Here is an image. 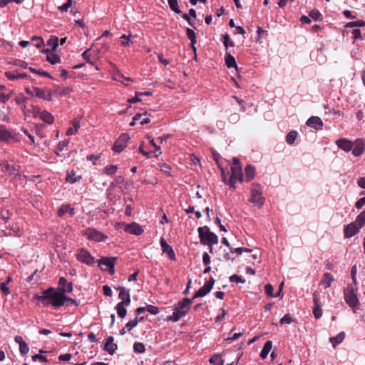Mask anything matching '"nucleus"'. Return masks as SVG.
<instances>
[{
    "mask_svg": "<svg viewBox=\"0 0 365 365\" xmlns=\"http://www.w3.org/2000/svg\"><path fill=\"white\" fill-rule=\"evenodd\" d=\"M251 196L250 201L258 208H260L265 202V198L262 196V187L259 184H252L250 189Z\"/></svg>",
    "mask_w": 365,
    "mask_h": 365,
    "instance_id": "7ed1b4c3",
    "label": "nucleus"
},
{
    "mask_svg": "<svg viewBox=\"0 0 365 365\" xmlns=\"http://www.w3.org/2000/svg\"><path fill=\"white\" fill-rule=\"evenodd\" d=\"M223 44L225 46L226 49L228 48L229 46L234 47L235 43L232 41L230 40V36L226 34L223 36Z\"/></svg>",
    "mask_w": 365,
    "mask_h": 365,
    "instance_id": "e433bc0d",
    "label": "nucleus"
},
{
    "mask_svg": "<svg viewBox=\"0 0 365 365\" xmlns=\"http://www.w3.org/2000/svg\"><path fill=\"white\" fill-rule=\"evenodd\" d=\"M118 289L120 290L118 297L121 299L120 303H123V304L128 306L130 303V297L129 292L123 287H120Z\"/></svg>",
    "mask_w": 365,
    "mask_h": 365,
    "instance_id": "6ab92c4d",
    "label": "nucleus"
},
{
    "mask_svg": "<svg viewBox=\"0 0 365 365\" xmlns=\"http://www.w3.org/2000/svg\"><path fill=\"white\" fill-rule=\"evenodd\" d=\"M225 61L227 68H231L237 67L235 58H234L233 56L231 55L230 53L226 52L225 56Z\"/></svg>",
    "mask_w": 365,
    "mask_h": 365,
    "instance_id": "b1692460",
    "label": "nucleus"
},
{
    "mask_svg": "<svg viewBox=\"0 0 365 365\" xmlns=\"http://www.w3.org/2000/svg\"><path fill=\"white\" fill-rule=\"evenodd\" d=\"M68 212V205H63L58 211V216H63Z\"/></svg>",
    "mask_w": 365,
    "mask_h": 365,
    "instance_id": "13d9d810",
    "label": "nucleus"
},
{
    "mask_svg": "<svg viewBox=\"0 0 365 365\" xmlns=\"http://www.w3.org/2000/svg\"><path fill=\"white\" fill-rule=\"evenodd\" d=\"M81 119V117H77L72 121V128L70 127V135L76 133L78 128H80V120Z\"/></svg>",
    "mask_w": 365,
    "mask_h": 365,
    "instance_id": "c85d7f7f",
    "label": "nucleus"
},
{
    "mask_svg": "<svg viewBox=\"0 0 365 365\" xmlns=\"http://www.w3.org/2000/svg\"><path fill=\"white\" fill-rule=\"evenodd\" d=\"M160 246L162 247L163 252L167 254V256L169 259L172 260L175 259V255L173 249L166 242L163 238H161L160 240Z\"/></svg>",
    "mask_w": 365,
    "mask_h": 365,
    "instance_id": "f3484780",
    "label": "nucleus"
},
{
    "mask_svg": "<svg viewBox=\"0 0 365 365\" xmlns=\"http://www.w3.org/2000/svg\"><path fill=\"white\" fill-rule=\"evenodd\" d=\"M264 291H265L266 294H267L268 296L274 297V294L273 293L274 287L271 284H267L265 285Z\"/></svg>",
    "mask_w": 365,
    "mask_h": 365,
    "instance_id": "49530a36",
    "label": "nucleus"
},
{
    "mask_svg": "<svg viewBox=\"0 0 365 365\" xmlns=\"http://www.w3.org/2000/svg\"><path fill=\"white\" fill-rule=\"evenodd\" d=\"M307 125L317 130H322L323 128V122L321 118L318 116H312L310 117L306 123Z\"/></svg>",
    "mask_w": 365,
    "mask_h": 365,
    "instance_id": "ddd939ff",
    "label": "nucleus"
},
{
    "mask_svg": "<svg viewBox=\"0 0 365 365\" xmlns=\"http://www.w3.org/2000/svg\"><path fill=\"white\" fill-rule=\"evenodd\" d=\"M210 257L207 252H204L202 255V262L205 265H209L210 263Z\"/></svg>",
    "mask_w": 365,
    "mask_h": 365,
    "instance_id": "774afa93",
    "label": "nucleus"
},
{
    "mask_svg": "<svg viewBox=\"0 0 365 365\" xmlns=\"http://www.w3.org/2000/svg\"><path fill=\"white\" fill-rule=\"evenodd\" d=\"M118 168L116 165H107L106 168H105V173H106L107 175H113L114 174L116 170H117Z\"/></svg>",
    "mask_w": 365,
    "mask_h": 365,
    "instance_id": "37998d69",
    "label": "nucleus"
},
{
    "mask_svg": "<svg viewBox=\"0 0 365 365\" xmlns=\"http://www.w3.org/2000/svg\"><path fill=\"white\" fill-rule=\"evenodd\" d=\"M32 359H33V361L39 360L43 362H48L47 358L41 354H35V355L32 356Z\"/></svg>",
    "mask_w": 365,
    "mask_h": 365,
    "instance_id": "052dcab7",
    "label": "nucleus"
},
{
    "mask_svg": "<svg viewBox=\"0 0 365 365\" xmlns=\"http://www.w3.org/2000/svg\"><path fill=\"white\" fill-rule=\"evenodd\" d=\"M12 139H14V136H13L12 134L6 130L4 125H0V142H8Z\"/></svg>",
    "mask_w": 365,
    "mask_h": 365,
    "instance_id": "412c9836",
    "label": "nucleus"
},
{
    "mask_svg": "<svg viewBox=\"0 0 365 365\" xmlns=\"http://www.w3.org/2000/svg\"><path fill=\"white\" fill-rule=\"evenodd\" d=\"M361 26H365V21H361V20L349 22L346 25V27H347V28H354V27H361Z\"/></svg>",
    "mask_w": 365,
    "mask_h": 365,
    "instance_id": "58836bf2",
    "label": "nucleus"
},
{
    "mask_svg": "<svg viewBox=\"0 0 365 365\" xmlns=\"http://www.w3.org/2000/svg\"><path fill=\"white\" fill-rule=\"evenodd\" d=\"M231 177L228 181L229 185L232 187H235V184L237 180L242 181L243 175H242V170L241 166H232L231 167Z\"/></svg>",
    "mask_w": 365,
    "mask_h": 365,
    "instance_id": "0eeeda50",
    "label": "nucleus"
},
{
    "mask_svg": "<svg viewBox=\"0 0 365 365\" xmlns=\"http://www.w3.org/2000/svg\"><path fill=\"white\" fill-rule=\"evenodd\" d=\"M66 288H68L67 279L62 277L59 279L57 288L50 287L43 290L41 295H35L34 298L41 302L43 306L52 305L59 307L68 300V297L66 295Z\"/></svg>",
    "mask_w": 365,
    "mask_h": 365,
    "instance_id": "f257e3e1",
    "label": "nucleus"
},
{
    "mask_svg": "<svg viewBox=\"0 0 365 365\" xmlns=\"http://www.w3.org/2000/svg\"><path fill=\"white\" fill-rule=\"evenodd\" d=\"M344 295L345 302L351 307L354 311L358 309L359 299L356 294L354 291L352 284H348L344 289Z\"/></svg>",
    "mask_w": 365,
    "mask_h": 365,
    "instance_id": "20e7f679",
    "label": "nucleus"
},
{
    "mask_svg": "<svg viewBox=\"0 0 365 365\" xmlns=\"http://www.w3.org/2000/svg\"><path fill=\"white\" fill-rule=\"evenodd\" d=\"M4 88V86H0V102L3 103H6L10 98L9 94H5L1 92Z\"/></svg>",
    "mask_w": 365,
    "mask_h": 365,
    "instance_id": "8fccbe9b",
    "label": "nucleus"
},
{
    "mask_svg": "<svg viewBox=\"0 0 365 365\" xmlns=\"http://www.w3.org/2000/svg\"><path fill=\"white\" fill-rule=\"evenodd\" d=\"M103 292L106 296H108V297L112 296L113 292H112L111 288L108 285H104L103 287Z\"/></svg>",
    "mask_w": 365,
    "mask_h": 365,
    "instance_id": "69168bd1",
    "label": "nucleus"
},
{
    "mask_svg": "<svg viewBox=\"0 0 365 365\" xmlns=\"http://www.w3.org/2000/svg\"><path fill=\"white\" fill-rule=\"evenodd\" d=\"M312 312L317 319H320L323 314L322 307H313Z\"/></svg>",
    "mask_w": 365,
    "mask_h": 365,
    "instance_id": "de8ad7c7",
    "label": "nucleus"
},
{
    "mask_svg": "<svg viewBox=\"0 0 365 365\" xmlns=\"http://www.w3.org/2000/svg\"><path fill=\"white\" fill-rule=\"evenodd\" d=\"M146 311L148 312L151 314L156 315L159 313V309L158 307L153 306V305H148L146 307Z\"/></svg>",
    "mask_w": 365,
    "mask_h": 365,
    "instance_id": "5fc2aeb1",
    "label": "nucleus"
},
{
    "mask_svg": "<svg viewBox=\"0 0 365 365\" xmlns=\"http://www.w3.org/2000/svg\"><path fill=\"white\" fill-rule=\"evenodd\" d=\"M230 281L231 282L242 283V284L245 282V280L244 279H242L241 277H240L237 274H233L231 277H230Z\"/></svg>",
    "mask_w": 365,
    "mask_h": 365,
    "instance_id": "603ef678",
    "label": "nucleus"
},
{
    "mask_svg": "<svg viewBox=\"0 0 365 365\" xmlns=\"http://www.w3.org/2000/svg\"><path fill=\"white\" fill-rule=\"evenodd\" d=\"M336 145L345 152L352 151L353 141L346 138H339L336 140Z\"/></svg>",
    "mask_w": 365,
    "mask_h": 365,
    "instance_id": "2eb2a0df",
    "label": "nucleus"
},
{
    "mask_svg": "<svg viewBox=\"0 0 365 365\" xmlns=\"http://www.w3.org/2000/svg\"><path fill=\"white\" fill-rule=\"evenodd\" d=\"M31 41L35 43V46L41 48L43 45V41L41 37L34 36L32 37Z\"/></svg>",
    "mask_w": 365,
    "mask_h": 365,
    "instance_id": "c03bdc74",
    "label": "nucleus"
},
{
    "mask_svg": "<svg viewBox=\"0 0 365 365\" xmlns=\"http://www.w3.org/2000/svg\"><path fill=\"white\" fill-rule=\"evenodd\" d=\"M14 340L19 344V351L21 355L24 356L29 351V345L21 336H16Z\"/></svg>",
    "mask_w": 365,
    "mask_h": 365,
    "instance_id": "aec40b11",
    "label": "nucleus"
},
{
    "mask_svg": "<svg viewBox=\"0 0 365 365\" xmlns=\"http://www.w3.org/2000/svg\"><path fill=\"white\" fill-rule=\"evenodd\" d=\"M297 136V132L295 131V130H292L290 131L287 137H286V142L289 144V145H292L294 144L295 140H296V138Z\"/></svg>",
    "mask_w": 365,
    "mask_h": 365,
    "instance_id": "f704fd0d",
    "label": "nucleus"
},
{
    "mask_svg": "<svg viewBox=\"0 0 365 365\" xmlns=\"http://www.w3.org/2000/svg\"><path fill=\"white\" fill-rule=\"evenodd\" d=\"M68 142L66 140L61 141L58 143L57 150L56 151V154L60 155V153L62 152L65 148L67 147Z\"/></svg>",
    "mask_w": 365,
    "mask_h": 365,
    "instance_id": "a18cd8bd",
    "label": "nucleus"
},
{
    "mask_svg": "<svg viewBox=\"0 0 365 365\" xmlns=\"http://www.w3.org/2000/svg\"><path fill=\"white\" fill-rule=\"evenodd\" d=\"M209 361L210 364H212L213 365H216L219 363H221V364L223 363V361L220 359V357L218 355H215V356H212L210 359Z\"/></svg>",
    "mask_w": 365,
    "mask_h": 365,
    "instance_id": "864d4df0",
    "label": "nucleus"
},
{
    "mask_svg": "<svg viewBox=\"0 0 365 365\" xmlns=\"http://www.w3.org/2000/svg\"><path fill=\"white\" fill-rule=\"evenodd\" d=\"M43 110H41L38 107L31 106V112L34 117H40L41 113H42Z\"/></svg>",
    "mask_w": 365,
    "mask_h": 365,
    "instance_id": "bf43d9fd",
    "label": "nucleus"
},
{
    "mask_svg": "<svg viewBox=\"0 0 365 365\" xmlns=\"http://www.w3.org/2000/svg\"><path fill=\"white\" fill-rule=\"evenodd\" d=\"M124 230L129 234L135 235H140L143 232V228L135 222L126 224Z\"/></svg>",
    "mask_w": 365,
    "mask_h": 365,
    "instance_id": "4468645a",
    "label": "nucleus"
},
{
    "mask_svg": "<svg viewBox=\"0 0 365 365\" xmlns=\"http://www.w3.org/2000/svg\"><path fill=\"white\" fill-rule=\"evenodd\" d=\"M0 289L2 291L3 294L5 295H8L10 293L9 289L7 287V284L6 282L1 283Z\"/></svg>",
    "mask_w": 365,
    "mask_h": 365,
    "instance_id": "680f3d73",
    "label": "nucleus"
},
{
    "mask_svg": "<svg viewBox=\"0 0 365 365\" xmlns=\"http://www.w3.org/2000/svg\"><path fill=\"white\" fill-rule=\"evenodd\" d=\"M133 350L135 353H144L145 351V345L140 342H135L133 344Z\"/></svg>",
    "mask_w": 365,
    "mask_h": 365,
    "instance_id": "c9c22d12",
    "label": "nucleus"
},
{
    "mask_svg": "<svg viewBox=\"0 0 365 365\" xmlns=\"http://www.w3.org/2000/svg\"><path fill=\"white\" fill-rule=\"evenodd\" d=\"M47 46H50L53 51H55L58 46V38L56 36H51L47 41Z\"/></svg>",
    "mask_w": 365,
    "mask_h": 365,
    "instance_id": "7c9ffc66",
    "label": "nucleus"
},
{
    "mask_svg": "<svg viewBox=\"0 0 365 365\" xmlns=\"http://www.w3.org/2000/svg\"><path fill=\"white\" fill-rule=\"evenodd\" d=\"M138 323V318L135 317L134 319L129 321L125 324V328H128V330H131L132 329H133L134 327H135L137 326Z\"/></svg>",
    "mask_w": 365,
    "mask_h": 365,
    "instance_id": "09e8293b",
    "label": "nucleus"
},
{
    "mask_svg": "<svg viewBox=\"0 0 365 365\" xmlns=\"http://www.w3.org/2000/svg\"><path fill=\"white\" fill-rule=\"evenodd\" d=\"M245 178L247 181H250L254 179L255 175V168L251 165H248L246 166L245 169Z\"/></svg>",
    "mask_w": 365,
    "mask_h": 365,
    "instance_id": "a878e982",
    "label": "nucleus"
},
{
    "mask_svg": "<svg viewBox=\"0 0 365 365\" xmlns=\"http://www.w3.org/2000/svg\"><path fill=\"white\" fill-rule=\"evenodd\" d=\"M352 34L354 40H357L361 38V33L359 29H354L352 31Z\"/></svg>",
    "mask_w": 365,
    "mask_h": 365,
    "instance_id": "338daca9",
    "label": "nucleus"
},
{
    "mask_svg": "<svg viewBox=\"0 0 365 365\" xmlns=\"http://www.w3.org/2000/svg\"><path fill=\"white\" fill-rule=\"evenodd\" d=\"M84 235L90 240H93L96 242H103L108 239L107 235L94 228H88L86 230Z\"/></svg>",
    "mask_w": 365,
    "mask_h": 365,
    "instance_id": "423d86ee",
    "label": "nucleus"
},
{
    "mask_svg": "<svg viewBox=\"0 0 365 365\" xmlns=\"http://www.w3.org/2000/svg\"><path fill=\"white\" fill-rule=\"evenodd\" d=\"M130 139L128 133H123L115 142L113 146V150L115 153L122 152L126 146V143Z\"/></svg>",
    "mask_w": 365,
    "mask_h": 365,
    "instance_id": "1a4fd4ad",
    "label": "nucleus"
},
{
    "mask_svg": "<svg viewBox=\"0 0 365 365\" xmlns=\"http://www.w3.org/2000/svg\"><path fill=\"white\" fill-rule=\"evenodd\" d=\"M76 258L78 261L88 265H91L94 263V258L87 250L84 249H81L78 251V252L76 254Z\"/></svg>",
    "mask_w": 365,
    "mask_h": 365,
    "instance_id": "f8f14e48",
    "label": "nucleus"
},
{
    "mask_svg": "<svg viewBox=\"0 0 365 365\" xmlns=\"http://www.w3.org/2000/svg\"><path fill=\"white\" fill-rule=\"evenodd\" d=\"M312 298H313V303H314L313 307H322V302L321 301L319 294L317 291H315L312 294Z\"/></svg>",
    "mask_w": 365,
    "mask_h": 365,
    "instance_id": "473e14b6",
    "label": "nucleus"
},
{
    "mask_svg": "<svg viewBox=\"0 0 365 365\" xmlns=\"http://www.w3.org/2000/svg\"><path fill=\"white\" fill-rule=\"evenodd\" d=\"M359 227L356 225V223L351 222L347 225H346L344 228V237L346 238H350L355 235L359 231Z\"/></svg>",
    "mask_w": 365,
    "mask_h": 365,
    "instance_id": "dca6fc26",
    "label": "nucleus"
},
{
    "mask_svg": "<svg viewBox=\"0 0 365 365\" xmlns=\"http://www.w3.org/2000/svg\"><path fill=\"white\" fill-rule=\"evenodd\" d=\"M309 16L314 21H320L322 19V15L318 10H312L309 11Z\"/></svg>",
    "mask_w": 365,
    "mask_h": 365,
    "instance_id": "4c0bfd02",
    "label": "nucleus"
},
{
    "mask_svg": "<svg viewBox=\"0 0 365 365\" xmlns=\"http://www.w3.org/2000/svg\"><path fill=\"white\" fill-rule=\"evenodd\" d=\"M186 34H187V38L190 40V41H193V40L195 38H196V34L192 29L187 28L186 29Z\"/></svg>",
    "mask_w": 365,
    "mask_h": 365,
    "instance_id": "4d7b16f0",
    "label": "nucleus"
},
{
    "mask_svg": "<svg viewBox=\"0 0 365 365\" xmlns=\"http://www.w3.org/2000/svg\"><path fill=\"white\" fill-rule=\"evenodd\" d=\"M29 70L34 73H36V74H38L40 76L47 77V78H51L49 73H48L47 71H43L41 69H36V68L30 67Z\"/></svg>",
    "mask_w": 365,
    "mask_h": 365,
    "instance_id": "a19ab883",
    "label": "nucleus"
},
{
    "mask_svg": "<svg viewBox=\"0 0 365 365\" xmlns=\"http://www.w3.org/2000/svg\"><path fill=\"white\" fill-rule=\"evenodd\" d=\"M197 232L201 244L210 245L218 243V237L214 232H211L207 226L198 227Z\"/></svg>",
    "mask_w": 365,
    "mask_h": 365,
    "instance_id": "f03ea898",
    "label": "nucleus"
},
{
    "mask_svg": "<svg viewBox=\"0 0 365 365\" xmlns=\"http://www.w3.org/2000/svg\"><path fill=\"white\" fill-rule=\"evenodd\" d=\"M354 147L352 148V154L355 157L361 155L365 151V140L357 138L353 141Z\"/></svg>",
    "mask_w": 365,
    "mask_h": 365,
    "instance_id": "9b49d317",
    "label": "nucleus"
},
{
    "mask_svg": "<svg viewBox=\"0 0 365 365\" xmlns=\"http://www.w3.org/2000/svg\"><path fill=\"white\" fill-rule=\"evenodd\" d=\"M43 121L51 124L53 122V116L46 110H43L39 117Z\"/></svg>",
    "mask_w": 365,
    "mask_h": 365,
    "instance_id": "cd10ccee",
    "label": "nucleus"
},
{
    "mask_svg": "<svg viewBox=\"0 0 365 365\" xmlns=\"http://www.w3.org/2000/svg\"><path fill=\"white\" fill-rule=\"evenodd\" d=\"M168 2L172 11L176 14H182L178 6V0H168Z\"/></svg>",
    "mask_w": 365,
    "mask_h": 365,
    "instance_id": "72a5a7b5",
    "label": "nucleus"
},
{
    "mask_svg": "<svg viewBox=\"0 0 365 365\" xmlns=\"http://www.w3.org/2000/svg\"><path fill=\"white\" fill-rule=\"evenodd\" d=\"M46 59L51 64L60 62V57L56 54L47 55Z\"/></svg>",
    "mask_w": 365,
    "mask_h": 365,
    "instance_id": "79ce46f5",
    "label": "nucleus"
},
{
    "mask_svg": "<svg viewBox=\"0 0 365 365\" xmlns=\"http://www.w3.org/2000/svg\"><path fill=\"white\" fill-rule=\"evenodd\" d=\"M34 91L35 92V95L39 98H42L46 101H50L51 99V94L49 91L46 92L38 87H34Z\"/></svg>",
    "mask_w": 365,
    "mask_h": 365,
    "instance_id": "4be33fe9",
    "label": "nucleus"
},
{
    "mask_svg": "<svg viewBox=\"0 0 365 365\" xmlns=\"http://www.w3.org/2000/svg\"><path fill=\"white\" fill-rule=\"evenodd\" d=\"M125 306V304H123V303H118L115 307L117 314L120 318H124L126 315L127 310L124 307Z\"/></svg>",
    "mask_w": 365,
    "mask_h": 365,
    "instance_id": "c756f323",
    "label": "nucleus"
},
{
    "mask_svg": "<svg viewBox=\"0 0 365 365\" xmlns=\"http://www.w3.org/2000/svg\"><path fill=\"white\" fill-rule=\"evenodd\" d=\"M345 337V333L341 331L336 336L331 337L329 341L331 343L333 347H336L338 344H341Z\"/></svg>",
    "mask_w": 365,
    "mask_h": 365,
    "instance_id": "393cba45",
    "label": "nucleus"
},
{
    "mask_svg": "<svg viewBox=\"0 0 365 365\" xmlns=\"http://www.w3.org/2000/svg\"><path fill=\"white\" fill-rule=\"evenodd\" d=\"M293 322L292 318L289 314H286L282 318L280 319L279 322L281 324H291Z\"/></svg>",
    "mask_w": 365,
    "mask_h": 365,
    "instance_id": "3c124183",
    "label": "nucleus"
},
{
    "mask_svg": "<svg viewBox=\"0 0 365 365\" xmlns=\"http://www.w3.org/2000/svg\"><path fill=\"white\" fill-rule=\"evenodd\" d=\"M0 217L3 220H4L5 222H7L10 218V212H9V210L3 211V212H1V213L0 215Z\"/></svg>",
    "mask_w": 365,
    "mask_h": 365,
    "instance_id": "0e129e2a",
    "label": "nucleus"
},
{
    "mask_svg": "<svg viewBox=\"0 0 365 365\" xmlns=\"http://www.w3.org/2000/svg\"><path fill=\"white\" fill-rule=\"evenodd\" d=\"M334 281V278L333 275L329 272H326L323 274L320 284L324 285L325 289H327L331 286V282Z\"/></svg>",
    "mask_w": 365,
    "mask_h": 365,
    "instance_id": "5701e85b",
    "label": "nucleus"
},
{
    "mask_svg": "<svg viewBox=\"0 0 365 365\" xmlns=\"http://www.w3.org/2000/svg\"><path fill=\"white\" fill-rule=\"evenodd\" d=\"M354 223L359 227H362L365 224V211L361 212L357 217Z\"/></svg>",
    "mask_w": 365,
    "mask_h": 365,
    "instance_id": "2f4dec72",
    "label": "nucleus"
},
{
    "mask_svg": "<svg viewBox=\"0 0 365 365\" xmlns=\"http://www.w3.org/2000/svg\"><path fill=\"white\" fill-rule=\"evenodd\" d=\"M365 205V196L363 197H361L360 199H359L356 204H355V206L358 209V210H360L362 208V207Z\"/></svg>",
    "mask_w": 365,
    "mask_h": 365,
    "instance_id": "e2e57ef3",
    "label": "nucleus"
},
{
    "mask_svg": "<svg viewBox=\"0 0 365 365\" xmlns=\"http://www.w3.org/2000/svg\"><path fill=\"white\" fill-rule=\"evenodd\" d=\"M81 175H76L73 171L70 173V183H73L78 181L81 178Z\"/></svg>",
    "mask_w": 365,
    "mask_h": 365,
    "instance_id": "6e6d98bb",
    "label": "nucleus"
},
{
    "mask_svg": "<svg viewBox=\"0 0 365 365\" xmlns=\"http://www.w3.org/2000/svg\"><path fill=\"white\" fill-rule=\"evenodd\" d=\"M116 257H102L98 262V266L103 270H107L110 274L115 272V262Z\"/></svg>",
    "mask_w": 365,
    "mask_h": 365,
    "instance_id": "39448f33",
    "label": "nucleus"
},
{
    "mask_svg": "<svg viewBox=\"0 0 365 365\" xmlns=\"http://www.w3.org/2000/svg\"><path fill=\"white\" fill-rule=\"evenodd\" d=\"M192 301L193 299L189 298H184L182 300L180 301L178 303L174 310L177 311L180 314L182 312L184 317L188 312L190 306L192 304Z\"/></svg>",
    "mask_w": 365,
    "mask_h": 365,
    "instance_id": "9d476101",
    "label": "nucleus"
},
{
    "mask_svg": "<svg viewBox=\"0 0 365 365\" xmlns=\"http://www.w3.org/2000/svg\"><path fill=\"white\" fill-rule=\"evenodd\" d=\"M272 348V341H266L263 346L262 350L261 351L260 357L262 359H265L267 356L269 351H271Z\"/></svg>",
    "mask_w": 365,
    "mask_h": 365,
    "instance_id": "bb28decb",
    "label": "nucleus"
},
{
    "mask_svg": "<svg viewBox=\"0 0 365 365\" xmlns=\"http://www.w3.org/2000/svg\"><path fill=\"white\" fill-rule=\"evenodd\" d=\"M117 348V344L114 343V338L111 336H108L105 343V351H106L109 354L113 355L115 353Z\"/></svg>",
    "mask_w": 365,
    "mask_h": 365,
    "instance_id": "a211bd4d",
    "label": "nucleus"
},
{
    "mask_svg": "<svg viewBox=\"0 0 365 365\" xmlns=\"http://www.w3.org/2000/svg\"><path fill=\"white\" fill-rule=\"evenodd\" d=\"M215 282V280L214 278L211 277L209 280L206 282L205 284L195 294L192 299L206 296L212 290Z\"/></svg>",
    "mask_w": 365,
    "mask_h": 365,
    "instance_id": "6e6552de",
    "label": "nucleus"
},
{
    "mask_svg": "<svg viewBox=\"0 0 365 365\" xmlns=\"http://www.w3.org/2000/svg\"><path fill=\"white\" fill-rule=\"evenodd\" d=\"M182 317H183L182 312L181 314H180L177 311L174 310L173 314L168 317V320L175 322H178Z\"/></svg>",
    "mask_w": 365,
    "mask_h": 365,
    "instance_id": "ea45409f",
    "label": "nucleus"
}]
</instances>
